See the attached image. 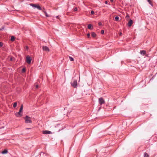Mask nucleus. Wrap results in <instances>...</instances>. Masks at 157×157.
<instances>
[{"instance_id": "nucleus-33", "label": "nucleus", "mask_w": 157, "mask_h": 157, "mask_svg": "<svg viewBox=\"0 0 157 157\" xmlns=\"http://www.w3.org/2000/svg\"><path fill=\"white\" fill-rule=\"evenodd\" d=\"M56 18L59 19V16H57L56 17Z\"/></svg>"}, {"instance_id": "nucleus-19", "label": "nucleus", "mask_w": 157, "mask_h": 157, "mask_svg": "<svg viewBox=\"0 0 157 157\" xmlns=\"http://www.w3.org/2000/svg\"><path fill=\"white\" fill-rule=\"evenodd\" d=\"M23 105H22L21 106V107L20 109V110H19V111L20 112H22V110H23Z\"/></svg>"}, {"instance_id": "nucleus-28", "label": "nucleus", "mask_w": 157, "mask_h": 157, "mask_svg": "<svg viewBox=\"0 0 157 157\" xmlns=\"http://www.w3.org/2000/svg\"><path fill=\"white\" fill-rule=\"evenodd\" d=\"M87 37L88 38H89L90 36V35L89 33H88L87 34Z\"/></svg>"}, {"instance_id": "nucleus-4", "label": "nucleus", "mask_w": 157, "mask_h": 157, "mask_svg": "<svg viewBox=\"0 0 157 157\" xmlns=\"http://www.w3.org/2000/svg\"><path fill=\"white\" fill-rule=\"evenodd\" d=\"M98 102L99 104L101 105L102 104L105 103V101L102 98H99Z\"/></svg>"}, {"instance_id": "nucleus-5", "label": "nucleus", "mask_w": 157, "mask_h": 157, "mask_svg": "<svg viewBox=\"0 0 157 157\" xmlns=\"http://www.w3.org/2000/svg\"><path fill=\"white\" fill-rule=\"evenodd\" d=\"M26 61L27 63L29 64H30L32 59L31 57H30L29 56H26Z\"/></svg>"}, {"instance_id": "nucleus-2", "label": "nucleus", "mask_w": 157, "mask_h": 157, "mask_svg": "<svg viewBox=\"0 0 157 157\" xmlns=\"http://www.w3.org/2000/svg\"><path fill=\"white\" fill-rule=\"evenodd\" d=\"M30 6H32L34 8H36L39 10H42V9H41V7L38 5H36L35 4H31Z\"/></svg>"}, {"instance_id": "nucleus-24", "label": "nucleus", "mask_w": 157, "mask_h": 157, "mask_svg": "<svg viewBox=\"0 0 157 157\" xmlns=\"http://www.w3.org/2000/svg\"><path fill=\"white\" fill-rule=\"evenodd\" d=\"M3 45V44L2 42H0V47H2Z\"/></svg>"}, {"instance_id": "nucleus-35", "label": "nucleus", "mask_w": 157, "mask_h": 157, "mask_svg": "<svg viewBox=\"0 0 157 157\" xmlns=\"http://www.w3.org/2000/svg\"><path fill=\"white\" fill-rule=\"evenodd\" d=\"M114 0H110L111 2H113Z\"/></svg>"}, {"instance_id": "nucleus-7", "label": "nucleus", "mask_w": 157, "mask_h": 157, "mask_svg": "<svg viewBox=\"0 0 157 157\" xmlns=\"http://www.w3.org/2000/svg\"><path fill=\"white\" fill-rule=\"evenodd\" d=\"M42 49L44 51H45L47 52L49 51V48L46 46H43L42 47Z\"/></svg>"}, {"instance_id": "nucleus-16", "label": "nucleus", "mask_w": 157, "mask_h": 157, "mask_svg": "<svg viewBox=\"0 0 157 157\" xmlns=\"http://www.w3.org/2000/svg\"><path fill=\"white\" fill-rule=\"evenodd\" d=\"M144 157H149V155L147 153L145 152L144 153Z\"/></svg>"}, {"instance_id": "nucleus-13", "label": "nucleus", "mask_w": 157, "mask_h": 157, "mask_svg": "<svg viewBox=\"0 0 157 157\" xmlns=\"http://www.w3.org/2000/svg\"><path fill=\"white\" fill-rule=\"evenodd\" d=\"M8 151L6 150H5L2 152V153L3 154H5L7 153Z\"/></svg>"}, {"instance_id": "nucleus-37", "label": "nucleus", "mask_w": 157, "mask_h": 157, "mask_svg": "<svg viewBox=\"0 0 157 157\" xmlns=\"http://www.w3.org/2000/svg\"><path fill=\"white\" fill-rule=\"evenodd\" d=\"M4 29V28H2V29H2V30L3 29Z\"/></svg>"}, {"instance_id": "nucleus-8", "label": "nucleus", "mask_w": 157, "mask_h": 157, "mask_svg": "<svg viewBox=\"0 0 157 157\" xmlns=\"http://www.w3.org/2000/svg\"><path fill=\"white\" fill-rule=\"evenodd\" d=\"M43 133L44 134H48L52 133L51 131L45 130L43 131Z\"/></svg>"}, {"instance_id": "nucleus-20", "label": "nucleus", "mask_w": 157, "mask_h": 157, "mask_svg": "<svg viewBox=\"0 0 157 157\" xmlns=\"http://www.w3.org/2000/svg\"><path fill=\"white\" fill-rule=\"evenodd\" d=\"M17 105V103L16 102H15L13 103V107L14 108H15Z\"/></svg>"}, {"instance_id": "nucleus-15", "label": "nucleus", "mask_w": 157, "mask_h": 157, "mask_svg": "<svg viewBox=\"0 0 157 157\" xmlns=\"http://www.w3.org/2000/svg\"><path fill=\"white\" fill-rule=\"evenodd\" d=\"M149 4H150L151 6H153L152 2L151 0H147Z\"/></svg>"}, {"instance_id": "nucleus-18", "label": "nucleus", "mask_w": 157, "mask_h": 157, "mask_svg": "<svg viewBox=\"0 0 157 157\" xmlns=\"http://www.w3.org/2000/svg\"><path fill=\"white\" fill-rule=\"evenodd\" d=\"M69 57L71 61H73L74 60V59L72 57L69 56Z\"/></svg>"}, {"instance_id": "nucleus-12", "label": "nucleus", "mask_w": 157, "mask_h": 157, "mask_svg": "<svg viewBox=\"0 0 157 157\" xmlns=\"http://www.w3.org/2000/svg\"><path fill=\"white\" fill-rule=\"evenodd\" d=\"M91 36L93 37H96V34L94 32H92L91 33Z\"/></svg>"}, {"instance_id": "nucleus-29", "label": "nucleus", "mask_w": 157, "mask_h": 157, "mask_svg": "<svg viewBox=\"0 0 157 157\" xmlns=\"http://www.w3.org/2000/svg\"><path fill=\"white\" fill-rule=\"evenodd\" d=\"M39 86L38 85H36V89H37L38 88Z\"/></svg>"}, {"instance_id": "nucleus-31", "label": "nucleus", "mask_w": 157, "mask_h": 157, "mask_svg": "<svg viewBox=\"0 0 157 157\" xmlns=\"http://www.w3.org/2000/svg\"><path fill=\"white\" fill-rule=\"evenodd\" d=\"M26 129H27V130L30 129H31V128H26Z\"/></svg>"}, {"instance_id": "nucleus-25", "label": "nucleus", "mask_w": 157, "mask_h": 157, "mask_svg": "<svg viewBox=\"0 0 157 157\" xmlns=\"http://www.w3.org/2000/svg\"><path fill=\"white\" fill-rule=\"evenodd\" d=\"M101 34H103L104 33V30H101Z\"/></svg>"}, {"instance_id": "nucleus-27", "label": "nucleus", "mask_w": 157, "mask_h": 157, "mask_svg": "<svg viewBox=\"0 0 157 157\" xmlns=\"http://www.w3.org/2000/svg\"><path fill=\"white\" fill-rule=\"evenodd\" d=\"M94 11L92 10L91 11V14H94Z\"/></svg>"}, {"instance_id": "nucleus-6", "label": "nucleus", "mask_w": 157, "mask_h": 157, "mask_svg": "<svg viewBox=\"0 0 157 157\" xmlns=\"http://www.w3.org/2000/svg\"><path fill=\"white\" fill-rule=\"evenodd\" d=\"M22 112L19 111V112L15 113V115L17 117H21L22 116Z\"/></svg>"}, {"instance_id": "nucleus-22", "label": "nucleus", "mask_w": 157, "mask_h": 157, "mask_svg": "<svg viewBox=\"0 0 157 157\" xmlns=\"http://www.w3.org/2000/svg\"><path fill=\"white\" fill-rule=\"evenodd\" d=\"M119 19V17L118 16H116L115 17V19L116 21H118Z\"/></svg>"}, {"instance_id": "nucleus-38", "label": "nucleus", "mask_w": 157, "mask_h": 157, "mask_svg": "<svg viewBox=\"0 0 157 157\" xmlns=\"http://www.w3.org/2000/svg\"><path fill=\"white\" fill-rule=\"evenodd\" d=\"M2 30V29H0V30Z\"/></svg>"}, {"instance_id": "nucleus-17", "label": "nucleus", "mask_w": 157, "mask_h": 157, "mask_svg": "<svg viewBox=\"0 0 157 157\" xmlns=\"http://www.w3.org/2000/svg\"><path fill=\"white\" fill-rule=\"evenodd\" d=\"M92 25H91V24H89L88 25V29H91V28L92 27Z\"/></svg>"}, {"instance_id": "nucleus-9", "label": "nucleus", "mask_w": 157, "mask_h": 157, "mask_svg": "<svg viewBox=\"0 0 157 157\" xmlns=\"http://www.w3.org/2000/svg\"><path fill=\"white\" fill-rule=\"evenodd\" d=\"M132 23H133L132 20L131 19H130L128 23V26L129 27L131 26L132 25Z\"/></svg>"}, {"instance_id": "nucleus-26", "label": "nucleus", "mask_w": 157, "mask_h": 157, "mask_svg": "<svg viewBox=\"0 0 157 157\" xmlns=\"http://www.w3.org/2000/svg\"><path fill=\"white\" fill-rule=\"evenodd\" d=\"M77 10H78V9L77 7H75V8H74V11H77Z\"/></svg>"}, {"instance_id": "nucleus-3", "label": "nucleus", "mask_w": 157, "mask_h": 157, "mask_svg": "<svg viewBox=\"0 0 157 157\" xmlns=\"http://www.w3.org/2000/svg\"><path fill=\"white\" fill-rule=\"evenodd\" d=\"M71 85L74 88H76L77 86V82L76 80H74L71 82Z\"/></svg>"}, {"instance_id": "nucleus-34", "label": "nucleus", "mask_w": 157, "mask_h": 157, "mask_svg": "<svg viewBox=\"0 0 157 157\" xmlns=\"http://www.w3.org/2000/svg\"><path fill=\"white\" fill-rule=\"evenodd\" d=\"M121 34H122L121 33H120L119 35H120V36H121Z\"/></svg>"}, {"instance_id": "nucleus-32", "label": "nucleus", "mask_w": 157, "mask_h": 157, "mask_svg": "<svg viewBox=\"0 0 157 157\" xmlns=\"http://www.w3.org/2000/svg\"><path fill=\"white\" fill-rule=\"evenodd\" d=\"M105 4H107V3H108V2H107V1H105Z\"/></svg>"}, {"instance_id": "nucleus-30", "label": "nucleus", "mask_w": 157, "mask_h": 157, "mask_svg": "<svg viewBox=\"0 0 157 157\" xmlns=\"http://www.w3.org/2000/svg\"><path fill=\"white\" fill-rule=\"evenodd\" d=\"M98 25H101V22H99L98 23Z\"/></svg>"}, {"instance_id": "nucleus-11", "label": "nucleus", "mask_w": 157, "mask_h": 157, "mask_svg": "<svg viewBox=\"0 0 157 157\" xmlns=\"http://www.w3.org/2000/svg\"><path fill=\"white\" fill-rule=\"evenodd\" d=\"M140 52L141 54L144 55L146 54V52L144 50H142L140 51Z\"/></svg>"}, {"instance_id": "nucleus-1", "label": "nucleus", "mask_w": 157, "mask_h": 157, "mask_svg": "<svg viewBox=\"0 0 157 157\" xmlns=\"http://www.w3.org/2000/svg\"><path fill=\"white\" fill-rule=\"evenodd\" d=\"M24 119L25 120V122L26 123H31L32 122L31 118L28 116H26L24 117Z\"/></svg>"}, {"instance_id": "nucleus-10", "label": "nucleus", "mask_w": 157, "mask_h": 157, "mask_svg": "<svg viewBox=\"0 0 157 157\" xmlns=\"http://www.w3.org/2000/svg\"><path fill=\"white\" fill-rule=\"evenodd\" d=\"M42 10V11L43 12H44V13H45V16L47 17H49V15H48V14L45 11V10L44 9L43 10Z\"/></svg>"}, {"instance_id": "nucleus-23", "label": "nucleus", "mask_w": 157, "mask_h": 157, "mask_svg": "<svg viewBox=\"0 0 157 157\" xmlns=\"http://www.w3.org/2000/svg\"><path fill=\"white\" fill-rule=\"evenodd\" d=\"M26 71V69L25 68H23L22 70V72L23 73L25 72Z\"/></svg>"}, {"instance_id": "nucleus-21", "label": "nucleus", "mask_w": 157, "mask_h": 157, "mask_svg": "<svg viewBox=\"0 0 157 157\" xmlns=\"http://www.w3.org/2000/svg\"><path fill=\"white\" fill-rule=\"evenodd\" d=\"M125 18L126 19V20H128L129 19V16L128 15H127L125 17Z\"/></svg>"}, {"instance_id": "nucleus-14", "label": "nucleus", "mask_w": 157, "mask_h": 157, "mask_svg": "<svg viewBox=\"0 0 157 157\" xmlns=\"http://www.w3.org/2000/svg\"><path fill=\"white\" fill-rule=\"evenodd\" d=\"M15 40V38L13 36H12L11 37L10 40L11 41H13Z\"/></svg>"}, {"instance_id": "nucleus-36", "label": "nucleus", "mask_w": 157, "mask_h": 157, "mask_svg": "<svg viewBox=\"0 0 157 157\" xmlns=\"http://www.w3.org/2000/svg\"><path fill=\"white\" fill-rule=\"evenodd\" d=\"M26 48L27 49H28V47H27V46H26Z\"/></svg>"}]
</instances>
